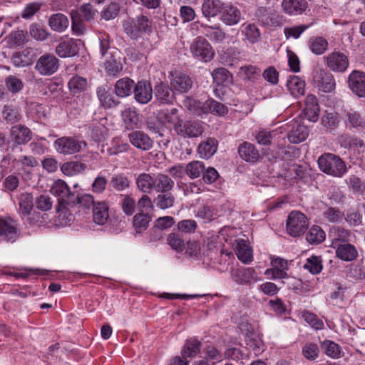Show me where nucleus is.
Returning <instances> with one entry per match:
<instances>
[{
    "label": "nucleus",
    "instance_id": "1",
    "mask_svg": "<svg viewBox=\"0 0 365 365\" xmlns=\"http://www.w3.org/2000/svg\"><path fill=\"white\" fill-rule=\"evenodd\" d=\"M318 165L319 170L335 178H341L347 172V168L344 160L338 155L332 153H324L319 157Z\"/></svg>",
    "mask_w": 365,
    "mask_h": 365
},
{
    "label": "nucleus",
    "instance_id": "2",
    "mask_svg": "<svg viewBox=\"0 0 365 365\" xmlns=\"http://www.w3.org/2000/svg\"><path fill=\"white\" fill-rule=\"evenodd\" d=\"M51 192L58 197V207L56 209L58 212L63 210L66 205H70L76 200V193L72 192L67 184L61 180H58L53 182Z\"/></svg>",
    "mask_w": 365,
    "mask_h": 365
},
{
    "label": "nucleus",
    "instance_id": "3",
    "mask_svg": "<svg viewBox=\"0 0 365 365\" xmlns=\"http://www.w3.org/2000/svg\"><path fill=\"white\" fill-rule=\"evenodd\" d=\"M84 140L74 137H61L54 141L53 146L56 150L62 155H73L80 152L86 146Z\"/></svg>",
    "mask_w": 365,
    "mask_h": 365
},
{
    "label": "nucleus",
    "instance_id": "4",
    "mask_svg": "<svg viewBox=\"0 0 365 365\" xmlns=\"http://www.w3.org/2000/svg\"><path fill=\"white\" fill-rule=\"evenodd\" d=\"M308 225L306 215L299 211L291 212L287 220V230L292 237H297L304 233Z\"/></svg>",
    "mask_w": 365,
    "mask_h": 365
},
{
    "label": "nucleus",
    "instance_id": "5",
    "mask_svg": "<svg viewBox=\"0 0 365 365\" xmlns=\"http://www.w3.org/2000/svg\"><path fill=\"white\" fill-rule=\"evenodd\" d=\"M174 130L178 135L185 138H197L203 133V128L200 122L195 120H184L182 119L175 126Z\"/></svg>",
    "mask_w": 365,
    "mask_h": 365
},
{
    "label": "nucleus",
    "instance_id": "6",
    "mask_svg": "<svg viewBox=\"0 0 365 365\" xmlns=\"http://www.w3.org/2000/svg\"><path fill=\"white\" fill-rule=\"evenodd\" d=\"M102 56H110V59L106 58L105 68L106 72L113 76H117L122 70L120 63L117 58H120V51L117 47H100Z\"/></svg>",
    "mask_w": 365,
    "mask_h": 365
},
{
    "label": "nucleus",
    "instance_id": "7",
    "mask_svg": "<svg viewBox=\"0 0 365 365\" xmlns=\"http://www.w3.org/2000/svg\"><path fill=\"white\" fill-rule=\"evenodd\" d=\"M189 103L190 106L192 105L191 103H192L195 107L200 109V110H194V112H195L197 115L211 113L219 115H223L226 114L228 110L227 106L213 99H209L204 103L196 101L195 100H190Z\"/></svg>",
    "mask_w": 365,
    "mask_h": 365
},
{
    "label": "nucleus",
    "instance_id": "8",
    "mask_svg": "<svg viewBox=\"0 0 365 365\" xmlns=\"http://www.w3.org/2000/svg\"><path fill=\"white\" fill-rule=\"evenodd\" d=\"M324 58L327 67L334 72L344 73L349 67L348 56L344 53L334 51Z\"/></svg>",
    "mask_w": 365,
    "mask_h": 365
},
{
    "label": "nucleus",
    "instance_id": "9",
    "mask_svg": "<svg viewBox=\"0 0 365 365\" xmlns=\"http://www.w3.org/2000/svg\"><path fill=\"white\" fill-rule=\"evenodd\" d=\"M170 86L174 91L184 93L191 89L192 81L189 76L178 71L170 72Z\"/></svg>",
    "mask_w": 365,
    "mask_h": 365
},
{
    "label": "nucleus",
    "instance_id": "10",
    "mask_svg": "<svg viewBox=\"0 0 365 365\" xmlns=\"http://www.w3.org/2000/svg\"><path fill=\"white\" fill-rule=\"evenodd\" d=\"M257 21L262 26L274 29L282 24V16L279 14L269 13L265 8H259L256 11Z\"/></svg>",
    "mask_w": 365,
    "mask_h": 365
},
{
    "label": "nucleus",
    "instance_id": "11",
    "mask_svg": "<svg viewBox=\"0 0 365 365\" xmlns=\"http://www.w3.org/2000/svg\"><path fill=\"white\" fill-rule=\"evenodd\" d=\"M231 274L232 279L240 284L251 285L259 280L255 270L251 267L232 269Z\"/></svg>",
    "mask_w": 365,
    "mask_h": 365
},
{
    "label": "nucleus",
    "instance_id": "12",
    "mask_svg": "<svg viewBox=\"0 0 365 365\" xmlns=\"http://www.w3.org/2000/svg\"><path fill=\"white\" fill-rule=\"evenodd\" d=\"M348 85L359 97H365V73L354 70L349 76Z\"/></svg>",
    "mask_w": 365,
    "mask_h": 365
},
{
    "label": "nucleus",
    "instance_id": "13",
    "mask_svg": "<svg viewBox=\"0 0 365 365\" xmlns=\"http://www.w3.org/2000/svg\"><path fill=\"white\" fill-rule=\"evenodd\" d=\"M58 59L53 56L43 55L38 60L35 68L41 75H51L58 68Z\"/></svg>",
    "mask_w": 365,
    "mask_h": 365
},
{
    "label": "nucleus",
    "instance_id": "14",
    "mask_svg": "<svg viewBox=\"0 0 365 365\" xmlns=\"http://www.w3.org/2000/svg\"><path fill=\"white\" fill-rule=\"evenodd\" d=\"M133 93L134 98L138 103L146 104L152 99L153 88L149 82L138 81L134 86Z\"/></svg>",
    "mask_w": 365,
    "mask_h": 365
},
{
    "label": "nucleus",
    "instance_id": "15",
    "mask_svg": "<svg viewBox=\"0 0 365 365\" xmlns=\"http://www.w3.org/2000/svg\"><path fill=\"white\" fill-rule=\"evenodd\" d=\"M233 249L239 260L244 264H250L253 260L252 250L247 241L243 239L235 240L232 244Z\"/></svg>",
    "mask_w": 365,
    "mask_h": 365
},
{
    "label": "nucleus",
    "instance_id": "16",
    "mask_svg": "<svg viewBox=\"0 0 365 365\" xmlns=\"http://www.w3.org/2000/svg\"><path fill=\"white\" fill-rule=\"evenodd\" d=\"M19 235L17 223L11 218H0V236L6 241L16 240Z\"/></svg>",
    "mask_w": 365,
    "mask_h": 365
},
{
    "label": "nucleus",
    "instance_id": "17",
    "mask_svg": "<svg viewBox=\"0 0 365 365\" xmlns=\"http://www.w3.org/2000/svg\"><path fill=\"white\" fill-rule=\"evenodd\" d=\"M314 81L319 90L325 93L332 91L336 86L333 75L329 72L323 70L317 72L314 77Z\"/></svg>",
    "mask_w": 365,
    "mask_h": 365
},
{
    "label": "nucleus",
    "instance_id": "18",
    "mask_svg": "<svg viewBox=\"0 0 365 365\" xmlns=\"http://www.w3.org/2000/svg\"><path fill=\"white\" fill-rule=\"evenodd\" d=\"M130 143L136 148L142 150H149L153 148V142L151 138L142 131H134L128 135Z\"/></svg>",
    "mask_w": 365,
    "mask_h": 365
},
{
    "label": "nucleus",
    "instance_id": "19",
    "mask_svg": "<svg viewBox=\"0 0 365 365\" xmlns=\"http://www.w3.org/2000/svg\"><path fill=\"white\" fill-rule=\"evenodd\" d=\"M11 140L17 145L28 143L31 139V130L24 125L19 124L11 127L10 130Z\"/></svg>",
    "mask_w": 365,
    "mask_h": 365
},
{
    "label": "nucleus",
    "instance_id": "20",
    "mask_svg": "<svg viewBox=\"0 0 365 365\" xmlns=\"http://www.w3.org/2000/svg\"><path fill=\"white\" fill-rule=\"evenodd\" d=\"M292 127L287 135L288 140L291 143L297 144L304 141L308 136V129L298 122H294L290 125Z\"/></svg>",
    "mask_w": 365,
    "mask_h": 365
},
{
    "label": "nucleus",
    "instance_id": "21",
    "mask_svg": "<svg viewBox=\"0 0 365 365\" xmlns=\"http://www.w3.org/2000/svg\"><path fill=\"white\" fill-rule=\"evenodd\" d=\"M238 153L241 158L250 163L257 162L260 157L258 150L249 142H244L239 145Z\"/></svg>",
    "mask_w": 365,
    "mask_h": 365
},
{
    "label": "nucleus",
    "instance_id": "22",
    "mask_svg": "<svg viewBox=\"0 0 365 365\" xmlns=\"http://www.w3.org/2000/svg\"><path fill=\"white\" fill-rule=\"evenodd\" d=\"M283 11L289 15L302 14L307 8L306 0H283L282 2Z\"/></svg>",
    "mask_w": 365,
    "mask_h": 365
},
{
    "label": "nucleus",
    "instance_id": "23",
    "mask_svg": "<svg viewBox=\"0 0 365 365\" xmlns=\"http://www.w3.org/2000/svg\"><path fill=\"white\" fill-rule=\"evenodd\" d=\"M329 236L331 238V247L334 248L349 242L351 232L342 227L337 226L330 230Z\"/></svg>",
    "mask_w": 365,
    "mask_h": 365
},
{
    "label": "nucleus",
    "instance_id": "24",
    "mask_svg": "<svg viewBox=\"0 0 365 365\" xmlns=\"http://www.w3.org/2000/svg\"><path fill=\"white\" fill-rule=\"evenodd\" d=\"M336 255L340 259L345 262H351L358 257V251L354 245L347 242L341 244L336 247Z\"/></svg>",
    "mask_w": 365,
    "mask_h": 365
},
{
    "label": "nucleus",
    "instance_id": "25",
    "mask_svg": "<svg viewBox=\"0 0 365 365\" xmlns=\"http://www.w3.org/2000/svg\"><path fill=\"white\" fill-rule=\"evenodd\" d=\"M304 113L309 121L316 122L319 113L317 99L314 95H308L305 98Z\"/></svg>",
    "mask_w": 365,
    "mask_h": 365
},
{
    "label": "nucleus",
    "instance_id": "26",
    "mask_svg": "<svg viewBox=\"0 0 365 365\" xmlns=\"http://www.w3.org/2000/svg\"><path fill=\"white\" fill-rule=\"evenodd\" d=\"M120 115L126 129L134 130L138 128L140 118L135 109L130 107L125 108Z\"/></svg>",
    "mask_w": 365,
    "mask_h": 365
},
{
    "label": "nucleus",
    "instance_id": "27",
    "mask_svg": "<svg viewBox=\"0 0 365 365\" xmlns=\"http://www.w3.org/2000/svg\"><path fill=\"white\" fill-rule=\"evenodd\" d=\"M34 53L30 47H26L19 52H16L12 57V62L16 67H24L32 64Z\"/></svg>",
    "mask_w": 365,
    "mask_h": 365
},
{
    "label": "nucleus",
    "instance_id": "28",
    "mask_svg": "<svg viewBox=\"0 0 365 365\" xmlns=\"http://www.w3.org/2000/svg\"><path fill=\"white\" fill-rule=\"evenodd\" d=\"M217 145V140L215 138H208L199 144L197 153L200 158L208 159L216 153Z\"/></svg>",
    "mask_w": 365,
    "mask_h": 365
},
{
    "label": "nucleus",
    "instance_id": "29",
    "mask_svg": "<svg viewBox=\"0 0 365 365\" xmlns=\"http://www.w3.org/2000/svg\"><path fill=\"white\" fill-rule=\"evenodd\" d=\"M173 90L166 84L160 82L155 87V95L156 98L164 104L172 103L174 100Z\"/></svg>",
    "mask_w": 365,
    "mask_h": 365
},
{
    "label": "nucleus",
    "instance_id": "30",
    "mask_svg": "<svg viewBox=\"0 0 365 365\" xmlns=\"http://www.w3.org/2000/svg\"><path fill=\"white\" fill-rule=\"evenodd\" d=\"M178 113V109L175 108L162 110L158 113L157 118L163 124L168 123L173 125L174 128L182 120L180 118Z\"/></svg>",
    "mask_w": 365,
    "mask_h": 365
},
{
    "label": "nucleus",
    "instance_id": "31",
    "mask_svg": "<svg viewBox=\"0 0 365 365\" xmlns=\"http://www.w3.org/2000/svg\"><path fill=\"white\" fill-rule=\"evenodd\" d=\"M93 217L95 223L104 225L109 217L108 206L105 202H98L93 207Z\"/></svg>",
    "mask_w": 365,
    "mask_h": 365
},
{
    "label": "nucleus",
    "instance_id": "32",
    "mask_svg": "<svg viewBox=\"0 0 365 365\" xmlns=\"http://www.w3.org/2000/svg\"><path fill=\"white\" fill-rule=\"evenodd\" d=\"M221 20L227 25H235L240 21L241 13L240 10L231 5L223 6Z\"/></svg>",
    "mask_w": 365,
    "mask_h": 365
},
{
    "label": "nucleus",
    "instance_id": "33",
    "mask_svg": "<svg viewBox=\"0 0 365 365\" xmlns=\"http://www.w3.org/2000/svg\"><path fill=\"white\" fill-rule=\"evenodd\" d=\"M223 6L220 0H205L202 5V12L207 18L215 17L222 11Z\"/></svg>",
    "mask_w": 365,
    "mask_h": 365
},
{
    "label": "nucleus",
    "instance_id": "34",
    "mask_svg": "<svg viewBox=\"0 0 365 365\" xmlns=\"http://www.w3.org/2000/svg\"><path fill=\"white\" fill-rule=\"evenodd\" d=\"M174 181L167 175L158 173L155 175L154 190L159 192H166L174 187Z\"/></svg>",
    "mask_w": 365,
    "mask_h": 365
},
{
    "label": "nucleus",
    "instance_id": "35",
    "mask_svg": "<svg viewBox=\"0 0 365 365\" xmlns=\"http://www.w3.org/2000/svg\"><path fill=\"white\" fill-rule=\"evenodd\" d=\"M134 81L128 78H123L117 81L115 84V93L118 97L124 98L128 96L134 89Z\"/></svg>",
    "mask_w": 365,
    "mask_h": 365
},
{
    "label": "nucleus",
    "instance_id": "36",
    "mask_svg": "<svg viewBox=\"0 0 365 365\" xmlns=\"http://www.w3.org/2000/svg\"><path fill=\"white\" fill-rule=\"evenodd\" d=\"M155 174L141 173L136 178L138 189L144 193H150L154 190Z\"/></svg>",
    "mask_w": 365,
    "mask_h": 365
},
{
    "label": "nucleus",
    "instance_id": "37",
    "mask_svg": "<svg viewBox=\"0 0 365 365\" xmlns=\"http://www.w3.org/2000/svg\"><path fill=\"white\" fill-rule=\"evenodd\" d=\"M287 87L291 94L296 98L304 94L305 83L299 76H290L287 81Z\"/></svg>",
    "mask_w": 365,
    "mask_h": 365
},
{
    "label": "nucleus",
    "instance_id": "38",
    "mask_svg": "<svg viewBox=\"0 0 365 365\" xmlns=\"http://www.w3.org/2000/svg\"><path fill=\"white\" fill-rule=\"evenodd\" d=\"M201 343L196 339H187L181 351L183 359L193 358L200 351Z\"/></svg>",
    "mask_w": 365,
    "mask_h": 365
},
{
    "label": "nucleus",
    "instance_id": "39",
    "mask_svg": "<svg viewBox=\"0 0 365 365\" xmlns=\"http://www.w3.org/2000/svg\"><path fill=\"white\" fill-rule=\"evenodd\" d=\"M205 35L214 43H222L227 38V34L217 26H203Z\"/></svg>",
    "mask_w": 365,
    "mask_h": 365
},
{
    "label": "nucleus",
    "instance_id": "40",
    "mask_svg": "<svg viewBox=\"0 0 365 365\" xmlns=\"http://www.w3.org/2000/svg\"><path fill=\"white\" fill-rule=\"evenodd\" d=\"M48 24L53 30L61 32L68 26L69 21L64 14L58 13L49 18Z\"/></svg>",
    "mask_w": 365,
    "mask_h": 365
},
{
    "label": "nucleus",
    "instance_id": "41",
    "mask_svg": "<svg viewBox=\"0 0 365 365\" xmlns=\"http://www.w3.org/2000/svg\"><path fill=\"white\" fill-rule=\"evenodd\" d=\"M97 96L100 101L101 105L106 108L114 107L119 103V101H115L112 93L105 88H98Z\"/></svg>",
    "mask_w": 365,
    "mask_h": 365
},
{
    "label": "nucleus",
    "instance_id": "42",
    "mask_svg": "<svg viewBox=\"0 0 365 365\" xmlns=\"http://www.w3.org/2000/svg\"><path fill=\"white\" fill-rule=\"evenodd\" d=\"M5 41L9 46H21L29 41V36L26 31L17 30L11 32Z\"/></svg>",
    "mask_w": 365,
    "mask_h": 365
},
{
    "label": "nucleus",
    "instance_id": "43",
    "mask_svg": "<svg viewBox=\"0 0 365 365\" xmlns=\"http://www.w3.org/2000/svg\"><path fill=\"white\" fill-rule=\"evenodd\" d=\"M86 168V164L79 161H71L65 163L61 167V171L66 175H76Z\"/></svg>",
    "mask_w": 365,
    "mask_h": 365
},
{
    "label": "nucleus",
    "instance_id": "44",
    "mask_svg": "<svg viewBox=\"0 0 365 365\" xmlns=\"http://www.w3.org/2000/svg\"><path fill=\"white\" fill-rule=\"evenodd\" d=\"M303 267L307 269L312 274H319L322 269V259L321 256L312 255L307 259Z\"/></svg>",
    "mask_w": 365,
    "mask_h": 365
},
{
    "label": "nucleus",
    "instance_id": "45",
    "mask_svg": "<svg viewBox=\"0 0 365 365\" xmlns=\"http://www.w3.org/2000/svg\"><path fill=\"white\" fill-rule=\"evenodd\" d=\"M323 219L330 223H339L344 218V213L339 209L333 207H328L322 212Z\"/></svg>",
    "mask_w": 365,
    "mask_h": 365
},
{
    "label": "nucleus",
    "instance_id": "46",
    "mask_svg": "<svg viewBox=\"0 0 365 365\" xmlns=\"http://www.w3.org/2000/svg\"><path fill=\"white\" fill-rule=\"evenodd\" d=\"M123 26L125 33L131 39L137 40L140 38L136 19L129 18L125 20Z\"/></svg>",
    "mask_w": 365,
    "mask_h": 365
},
{
    "label": "nucleus",
    "instance_id": "47",
    "mask_svg": "<svg viewBox=\"0 0 365 365\" xmlns=\"http://www.w3.org/2000/svg\"><path fill=\"white\" fill-rule=\"evenodd\" d=\"M190 50L197 59L205 62L211 61L215 55L212 47H190Z\"/></svg>",
    "mask_w": 365,
    "mask_h": 365
},
{
    "label": "nucleus",
    "instance_id": "48",
    "mask_svg": "<svg viewBox=\"0 0 365 365\" xmlns=\"http://www.w3.org/2000/svg\"><path fill=\"white\" fill-rule=\"evenodd\" d=\"M325 239V232L317 225L312 226L306 235V240L310 244H319Z\"/></svg>",
    "mask_w": 365,
    "mask_h": 365
},
{
    "label": "nucleus",
    "instance_id": "49",
    "mask_svg": "<svg viewBox=\"0 0 365 365\" xmlns=\"http://www.w3.org/2000/svg\"><path fill=\"white\" fill-rule=\"evenodd\" d=\"M34 207V197L32 194L26 192L20 195L19 197V207L21 213L24 216H27L30 214Z\"/></svg>",
    "mask_w": 365,
    "mask_h": 365
},
{
    "label": "nucleus",
    "instance_id": "50",
    "mask_svg": "<svg viewBox=\"0 0 365 365\" xmlns=\"http://www.w3.org/2000/svg\"><path fill=\"white\" fill-rule=\"evenodd\" d=\"M303 356L309 361H315L320 353L319 346L314 342L306 343L302 349Z\"/></svg>",
    "mask_w": 365,
    "mask_h": 365
},
{
    "label": "nucleus",
    "instance_id": "51",
    "mask_svg": "<svg viewBox=\"0 0 365 365\" xmlns=\"http://www.w3.org/2000/svg\"><path fill=\"white\" fill-rule=\"evenodd\" d=\"M154 202L158 207L165 210L173 206L175 197L170 192H161L157 196Z\"/></svg>",
    "mask_w": 365,
    "mask_h": 365
},
{
    "label": "nucleus",
    "instance_id": "52",
    "mask_svg": "<svg viewBox=\"0 0 365 365\" xmlns=\"http://www.w3.org/2000/svg\"><path fill=\"white\" fill-rule=\"evenodd\" d=\"M110 185L117 191H123L130 186L128 178L123 174H115L112 176Z\"/></svg>",
    "mask_w": 365,
    "mask_h": 365
},
{
    "label": "nucleus",
    "instance_id": "53",
    "mask_svg": "<svg viewBox=\"0 0 365 365\" xmlns=\"http://www.w3.org/2000/svg\"><path fill=\"white\" fill-rule=\"evenodd\" d=\"M322 349L324 353L333 359H337L341 356V348L335 342L326 340L322 343Z\"/></svg>",
    "mask_w": 365,
    "mask_h": 365
},
{
    "label": "nucleus",
    "instance_id": "54",
    "mask_svg": "<svg viewBox=\"0 0 365 365\" xmlns=\"http://www.w3.org/2000/svg\"><path fill=\"white\" fill-rule=\"evenodd\" d=\"M205 169V167L204 163L202 162L196 160L189 163L186 165L185 170L190 178L195 179L200 177Z\"/></svg>",
    "mask_w": 365,
    "mask_h": 365
},
{
    "label": "nucleus",
    "instance_id": "55",
    "mask_svg": "<svg viewBox=\"0 0 365 365\" xmlns=\"http://www.w3.org/2000/svg\"><path fill=\"white\" fill-rule=\"evenodd\" d=\"M167 243L178 252H182L185 248L184 240L179 233L173 232L167 237Z\"/></svg>",
    "mask_w": 365,
    "mask_h": 365
},
{
    "label": "nucleus",
    "instance_id": "56",
    "mask_svg": "<svg viewBox=\"0 0 365 365\" xmlns=\"http://www.w3.org/2000/svg\"><path fill=\"white\" fill-rule=\"evenodd\" d=\"M69 90L73 94L84 91L87 86V80L83 77L76 76L72 77L68 83Z\"/></svg>",
    "mask_w": 365,
    "mask_h": 365
},
{
    "label": "nucleus",
    "instance_id": "57",
    "mask_svg": "<svg viewBox=\"0 0 365 365\" xmlns=\"http://www.w3.org/2000/svg\"><path fill=\"white\" fill-rule=\"evenodd\" d=\"M322 123L329 131L334 130L339 125V118L336 113H327L322 116Z\"/></svg>",
    "mask_w": 365,
    "mask_h": 365
},
{
    "label": "nucleus",
    "instance_id": "58",
    "mask_svg": "<svg viewBox=\"0 0 365 365\" xmlns=\"http://www.w3.org/2000/svg\"><path fill=\"white\" fill-rule=\"evenodd\" d=\"M150 221V217L147 214L138 213L134 216L133 227L138 233L145 230Z\"/></svg>",
    "mask_w": 365,
    "mask_h": 365
},
{
    "label": "nucleus",
    "instance_id": "59",
    "mask_svg": "<svg viewBox=\"0 0 365 365\" xmlns=\"http://www.w3.org/2000/svg\"><path fill=\"white\" fill-rule=\"evenodd\" d=\"M3 118L9 123H15L21 120V114L18 110L11 106H5L2 111Z\"/></svg>",
    "mask_w": 365,
    "mask_h": 365
},
{
    "label": "nucleus",
    "instance_id": "60",
    "mask_svg": "<svg viewBox=\"0 0 365 365\" xmlns=\"http://www.w3.org/2000/svg\"><path fill=\"white\" fill-rule=\"evenodd\" d=\"M344 217L347 224L351 227L362 225L363 216L359 210H349Z\"/></svg>",
    "mask_w": 365,
    "mask_h": 365
},
{
    "label": "nucleus",
    "instance_id": "61",
    "mask_svg": "<svg viewBox=\"0 0 365 365\" xmlns=\"http://www.w3.org/2000/svg\"><path fill=\"white\" fill-rule=\"evenodd\" d=\"M29 34L36 41L46 40L48 36L47 30L44 29L41 25L36 23H34L30 25Z\"/></svg>",
    "mask_w": 365,
    "mask_h": 365
},
{
    "label": "nucleus",
    "instance_id": "62",
    "mask_svg": "<svg viewBox=\"0 0 365 365\" xmlns=\"http://www.w3.org/2000/svg\"><path fill=\"white\" fill-rule=\"evenodd\" d=\"M120 12V6L115 2L110 3L101 12V18L109 21L116 18Z\"/></svg>",
    "mask_w": 365,
    "mask_h": 365
},
{
    "label": "nucleus",
    "instance_id": "63",
    "mask_svg": "<svg viewBox=\"0 0 365 365\" xmlns=\"http://www.w3.org/2000/svg\"><path fill=\"white\" fill-rule=\"evenodd\" d=\"M244 33L250 43H256L260 38V32L255 24H249L246 25Z\"/></svg>",
    "mask_w": 365,
    "mask_h": 365
},
{
    "label": "nucleus",
    "instance_id": "64",
    "mask_svg": "<svg viewBox=\"0 0 365 365\" xmlns=\"http://www.w3.org/2000/svg\"><path fill=\"white\" fill-rule=\"evenodd\" d=\"M211 75L214 82H215L217 85H222L225 83L229 82L230 78L231 76L230 72L224 68H218L215 69L211 73Z\"/></svg>",
    "mask_w": 365,
    "mask_h": 365
}]
</instances>
